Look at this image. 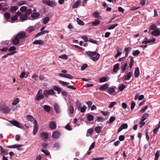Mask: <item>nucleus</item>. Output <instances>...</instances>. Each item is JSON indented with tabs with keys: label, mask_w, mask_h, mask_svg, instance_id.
Listing matches in <instances>:
<instances>
[{
	"label": "nucleus",
	"mask_w": 160,
	"mask_h": 160,
	"mask_svg": "<svg viewBox=\"0 0 160 160\" xmlns=\"http://www.w3.org/2000/svg\"><path fill=\"white\" fill-rule=\"evenodd\" d=\"M35 29L33 27H30L28 28L27 29V31L29 33H30L32 31H33Z\"/></svg>",
	"instance_id": "54"
},
{
	"label": "nucleus",
	"mask_w": 160,
	"mask_h": 160,
	"mask_svg": "<svg viewBox=\"0 0 160 160\" xmlns=\"http://www.w3.org/2000/svg\"><path fill=\"white\" fill-rule=\"evenodd\" d=\"M59 76L60 77L67 78L70 79H72L74 78L73 76L68 74L60 73L59 74Z\"/></svg>",
	"instance_id": "7"
},
{
	"label": "nucleus",
	"mask_w": 160,
	"mask_h": 160,
	"mask_svg": "<svg viewBox=\"0 0 160 160\" xmlns=\"http://www.w3.org/2000/svg\"><path fill=\"white\" fill-rule=\"evenodd\" d=\"M43 43V41L41 40H35L33 42V44L41 45Z\"/></svg>",
	"instance_id": "25"
},
{
	"label": "nucleus",
	"mask_w": 160,
	"mask_h": 160,
	"mask_svg": "<svg viewBox=\"0 0 160 160\" xmlns=\"http://www.w3.org/2000/svg\"><path fill=\"white\" fill-rule=\"evenodd\" d=\"M95 142H93L92 144L91 145V146H90L89 148V150L90 151L95 146Z\"/></svg>",
	"instance_id": "63"
},
{
	"label": "nucleus",
	"mask_w": 160,
	"mask_h": 160,
	"mask_svg": "<svg viewBox=\"0 0 160 160\" xmlns=\"http://www.w3.org/2000/svg\"><path fill=\"white\" fill-rule=\"evenodd\" d=\"M115 89L113 87H110L109 88H108L107 89L108 92L110 94H112L115 91Z\"/></svg>",
	"instance_id": "35"
},
{
	"label": "nucleus",
	"mask_w": 160,
	"mask_h": 160,
	"mask_svg": "<svg viewBox=\"0 0 160 160\" xmlns=\"http://www.w3.org/2000/svg\"><path fill=\"white\" fill-rule=\"evenodd\" d=\"M151 34L155 36H158L160 35V31L158 29H156L152 31Z\"/></svg>",
	"instance_id": "14"
},
{
	"label": "nucleus",
	"mask_w": 160,
	"mask_h": 160,
	"mask_svg": "<svg viewBox=\"0 0 160 160\" xmlns=\"http://www.w3.org/2000/svg\"><path fill=\"white\" fill-rule=\"evenodd\" d=\"M40 14L38 12H33L32 14L31 17L33 18H35L40 16Z\"/></svg>",
	"instance_id": "31"
},
{
	"label": "nucleus",
	"mask_w": 160,
	"mask_h": 160,
	"mask_svg": "<svg viewBox=\"0 0 160 160\" xmlns=\"http://www.w3.org/2000/svg\"><path fill=\"white\" fill-rule=\"evenodd\" d=\"M119 64L118 63H117L114 66L113 70V72L115 73H117L119 69Z\"/></svg>",
	"instance_id": "22"
},
{
	"label": "nucleus",
	"mask_w": 160,
	"mask_h": 160,
	"mask_svg": "<svg viewBox=\"0 0 160 160\" xmlns=\"http://www.w3.org/2000/svg\"><path fill=\"white\" fill-rule=\"evenodd\" d=\"M4 16L6 19H8L10 18V14L8 12H7L4 14Z\"/></svg>",
	"instance_id": "45"
},
{
	"label": "nucleus",
	"mask_w": 160,
	"mask_h": 160,
	"mask_svg": "<svg viewBox=\"0 0 160 160\" xmlns=\"http://www.w3.org/2000/svg\"><path fill=\"white\" fill-rule=\"evenodd\" d=\"M18 9V7L16 6H14L13 7H12L10 8V11L12 12H15Z\"/></svg>",
	"instance_id": "44"
},
{
	"label": "nucleus",
	"mask_w": 160,
	"mask_h": 160,
	"mask_svg": "<svg viewBox=\"0 0 160 160\" xmlns=\"http://www.w3.org/2000/svg\"><path fill=\"white\" fill-rule=\"evenodd\" d=\"M16 36L19 40H21L25 38L26 34L25 32L22 31L18 33Z\"/></svg>",
	"instance_id": "6"
},
{
	"label": "nucleus",
	"mask_w": 160,
	"mask_h": 160,
	"mask_svg": "<svg viewBox=\"0 0 160 160\" xmlns=\"http://www.w3.org/2000/svg\"><path fill=\"white\" fill-rule=\"evenodd\" d=\"M17 19L18 17L16 15H14V16L11 17L10 20L9 21V22L12 23H13Z\"/></svg>",
	"instance_id": "32"
},
{
	"label": "nucleus",
	"mask_w": 160,
	"mask_h": 160,
	"mask_svg": "<svg viewBox=\"0 0 160 160\" xmlns=\"http://www.w3.org/2000/svg\"><path fill=\"white\" fill-rule=\"evenodd\" d=\"M115 118L114 117L111 116L110 118L109 121L107 122V123L109 124L111 123L115 120Z\"/></svg>",
	"instance_id": "50"
},
{
	"label": "nucleus",
	"mask_w": 160,
	"mask_h": 160,
	"mask_svg": "<svg viewBox=\"0 0 160 160\" xmlns=\"http://www.w3.org/2000/svg\"><path fill=\"white\" fill-rule=\"evenodd\" d=\"M132 49L131 47H128L125 48L124 51L126 53H129Z\"/></svg>",
	"instance_id": "49"
},
{
	"label": "nucleus",
	"mask_w": 160,
	"mask_h": 160,
	"mask_svg": "<svg viewBox=\"0 0 160 160\" xmlns=\"http://www.w3.org/2000/svg\"><path fill=\"white\" fill-rule=\"evenodd\" d=\"M149 116V114L147 113L144 114L142 116L141 120L142 122H143Z\"/></svg>",
	"instance_id": "38"
},
{
	"label": "nucleus",
	"mask_w": 160,
	"mask_h": 160,
	"mask_svg": "<svg viewBox=\"0 0 160 160\" xmlns=\"http://www.w3.org/2000/svg\"><path fill=\"white\" fill-rule=\"evenodd\" d=\"M54 110L57 114H59L61 112V110L59 106L57 104H55L53 106Z\"/></svg>",
	"instance_id": "11"
},
{
	"label": "nucleus",
	"mask_w": 160,
	"mask_h": 160,
	"mask_svg": "<svg viewBox=\"0 0 160 160\" xmlns=\"http://www.w3.org/2000/svg\"><path fill=\"white\" fill-rule=\"evenodd\" d=\"M41 151L43 152L47 156H48L50 154V153L49 152L48 150H44L43 149H42L41 150Z\"/></svg>",
	"instance_id": "55"
},
{
	"label": "nucleus",
	"mask_w": 160,
	"mask_h": 160,
	"mask_svg": "<svg viewBox=\"0 0 160 160\" xmlns=\"http://www.w3.org/2000/svg\"><path fill=\"white\" fill-rule=\"evenodd\" d=\"M129 58L130 59L129 63V68L130 69H131L132 68L134 62L133 58L132 56H130L129 57Z\"/></svg>",
	"instance_id": "15"
},
{
	"label": "nucleus",
	"mask_w": 160,
	"mask_h": 160,
	"mask_svg": "<svg viewBox=\"0 0 160 160\" xmlns=\"http://www.w3.org/2000/svg\"><path fill=\"white\" fill-rule=\"evenodd\" d=\"M68 110L71 114H72L74 112V108L72 106H70L68 107Z\"/></svg>",
	"instance_id": "33"
},
{
	"label": "nucleus",
	"mask_w": 160,
	"mask_h": 160,
	"mask_svg": "<svg viewBox=\"0 0 160 160\" xmlns=\"http://www.w3.org/2000/svg\"><path fill=\"white\" fill-rule=\"evenodd\" d=\"M128 65V63L126 62L123 64L121 66V69L122 73L124 72L126 70V68Z\"/></svg>",
	"instance_id": "17"
},
{
	"label": "nucleus",
	"mask_w": 160,
	"mask_h": 160,
	"mask_svg": "<svg viewBox=\"0 0 160 160\" xmlns=\"http://www.w3.org/2000/svg\"><path fill=\"white\" fill-rule=\"evenodd\" d=\"M95 131L97 133H99L101 131V127L100 126H97L95 128Z\"/></svg>",
	"instance_id": "48"
},
{
	"label": "nucleus",
	"mask_w": 160,
	"mask_h": 160,
	"mask_svg": "<svg viewBox=\"0 0 160 160\" xmlns=\"http://www.w3.org/2000/svg\"><path fill=\"white\" fill-rule=\"evenodd\" d=\"M81 1L80 0H78L72 6V8H76L78 7L80 4Z\"/></svg>",
	"instance_id": "29"
},
{
	"label": "nucleus",
	"mask_w": 160,
	"mask_h": 160,
	"mask_svg": "<svg viewBox=\"0 0 160 160\" xmlns=\"http://www.w3.org/2000/svg\"><path fill=\"white\" fill-rule=\"evenodd\" d=\"M100 20L98 19H95L93 22H91V23L92 26H97L100 23Z\"/></svg>",
	"instance_id": "16"
},
{
	"label": "nucleus",
	"mask_w": 160,
	"mask_h": 160,
	"mask_svg": "<svg viewBox=\"0 0 160 160\" xmlns=\"http://www.w3.org/2000/svg\"><path fill=\"white\" fill-rule=\"evenodd\" d=\"M76 109H77L78 110H80V107L81 106V103L78 100H77L75 102Z\"/></svg>",
	"instance_id": "26"
},
{
	"label": "nucleus",
	"mask_w": 160,
	"mask_h": 160,
	"mask_svg": "<svg viewBox=\"0 0 160 160\" xmlns=\"http://www.w3.org/2000/svg\"><path fill=\"white\" fill-rule=\"evenodd\" d=\"M93 16L96 18H99L100 16L99 13L98 12H95L93 14Z\"/></svg>",
	"instance_id": "53"
},
{
	"label": "nucleus",
	"mask_w": 160,
	"mask_h": 160,
	"mask_svg": "<svg viewBox=\"0 0 160 160\" xmlns=\"http://www.w3.org/2000/svg\"><path fill=\"white\" fill-rule=\"evenodd\" d=\"M50 18L48 17H46L43 18V23L44 24H46L49 21Z\"/></svg>",
	"instance_id": "43"
},
{
	"label": "nucleus",
	"mask_w": 160,
	"mask_h": 160,
	"mask_svg": "<svg viewBox=\"0 0 160 160\" xmlns=\"http://www.w3.org/2000/svg\"><path fill=\"white\" fill-rule=\"evenodd\" d=\"M128 127V125L127 123H125L122 124L118 128L117 132L118 133L121 131L123 129H126Z\"/></svg>",
	"instance_id": "9"
},
{
	"label": "nucleus",
	"mask_w": 160,
	"mask_h": 160,
	"mask_svg": "<svg viewBox=\"0 0 160 160\" xmlns=\"http://www.w3.org/2000/svg\"><path fill=\"white\" fill-rule=\"evenodd\" d=\"M132 72H130L127 73L126 75H125L124 76V79L125 80H129L132 75Z\"/></svg>",
	"instance_id": "12"
},
{
	"label": "nucleus",
	"mask_w": 160,
	"mask_h": 160,
	"mask_svg": "<svg viewBox=\"0 0 160 160\" xmlns=\"http://www.w3.org/2000/svg\"><path fill=\"white\" fill-rule=\"evenodd\" d=\"M59 58L63 59L64 60H66L68 59V57L67 55L65 54H63L60 55L59 56Z\"/></svg>",
	"instance_id": "42"
},
{
	"label": "nucleus",
	"mask_w": 160,
	"mask_h": 160,
	"mask_svg": "<svg viewBox=\"0 0 160 160\" xmlns=\"http://www.w3.org/2000/svg\"><path fill=\"white\" fill-rule=\"evenodd\" d=\"M8 121L12 125L18 128H22L23 127V126L21 123L16 120H9Z\"/></svg>",
	"instance_id": "4"
},
{
	"label": "nucleus",
	"mask_w": 160,
	"mask_h": 160,
	"mask_svg": "<svg viewBox=\"0 0 160 160\" xmlns=\"http://www.w3.org/2000/svg\"><path fill=\"white\" fill-rule=\"evenodd\" d=\"M140 53V51L138 50H136L133 53L132 55L134 56H136L138 55Z\"/></svg>",
	"instance_id": "57"
},
{
	"label": "nucleus",
	"mask_w": 160,
	"mask_h": 160,
	"mask_svg": "<svg viewBox=\"0 0 160 160\" xmlns=\"http://www.w3.org/2000/svg\"><path fill=\"white\" fill-rule=\"evenodd\" d=\"M145 40L142 42V44H147L150 43H152V40L151 41L150 39H148L146 37H145Z\"/></svg>",
	"instance_id": "39"
},
{
	"label": "nucleus",
	"mask_w": 160,
	"mask_h": 160,
	"mask_svg": "<svg viewBox=\"0 0 160 160\" xmlns=\"http://www.w3.org/2000/svg\"><path fill=\"white\" fill-rule=\"evenodd\" d=\"M126 87V85L124 84H122L120 86H118V88L120 91H122Z\"/></svg>",
	"instance_id": "52"
},
{
	"label": "nucleus",
	"mask_w": 160,
	"mask_h": 160,
	"mask_svg": "<svg viewBox=\"0 0 160 160\" xmlns=\"http://www.w3.org/2000/svg\"><path fill=\"white\" fill-rule=\"evenodd\" d=\"M99 81L100 82H103L108 81V79L106 77H103L99 79Z\"/></svg>",
	"instance_id": "36"
},
{
	"label": "nucleus",
	"mask_w": 160,
	"mask_h": 160,
	"mask_svg": "<svg viewBox=\"0 0 160 160\" xmlns=\"http://www.w3.org/2000/svg\"><path fill=\"white\" fill-rule=\"evenodd\" d=\"M148 106H146L143 108L142 109L140 110V112L141 113H143L145 112V110H146L148 108Z\"/></svg>",
	"instance_id": "59"
},
{
	"label": "nucleus",
	"mask_w": 160,
	"mask_h": 160,
	"mask_svg": "<svg viewBox=\"0 0 160 160\" xmlns=\"http://www.w3.org/2000/svg\"><path fill=\"white\" fill-rule=\"evenodd\" d=\"M22 145L21 144H15L12 145H9L7 146L8 148H16L17 150L21 151L23 150L21 147Z\"/></svg>",
	"instance_id": "5"
},
{
	"label": "nucleus",
	"mask_w": 160,
	"mask_h": 160,
	"mask_svg": "<svg viewBox=\"0 0 160 160\" xmlns=\"http://www.w3.org/2000/svg\"><path fill=\"white\" fill-rule=\"evenodd\" d=\"M60 135V133L59 132L55 131L52 134V137L54 139L58 138L59 137Z\"/></svg>",
	"instance_id": "10"
},
{
	"label": "nucleus",
	"mask_w": 160,
	"mask_h": 160,
	"mask_svg": "<svg viewBox=\"0 0 160 160\" xmlns=\"http://www.w3.org/2000/svg\"><path fill=\"white\" fill-rule=\"evenodd\" d=\"M2 112L3 113L6 114L9 112L10 111V109L8 107H4L1 110Z\"/></svg>",
	"instance_id": "13"
},
{
	"label": "nucleus",
	"mask_w": 160,
	"mask_h": 160,
	"mask_svg": "<svg viewBox=\"0 0 160 160\" xmlns=\"http://www.w3.org/2000/svg\"><path fill=\"white\" fill-rule=\"evenodd\" d=\"M118 25V24H112L108 27V30L112 29L116 27Z\"/></svg>",
	"instance_id": "46"
},
{
	"label": "nucleus",
	"mask_w": 160,
	"mask_h": 160,
	"mask_svg": "<svg viewBox=\"0 0 160 160\" xmlns=\"http://www.w3.org/2000/svg\"><path fill=\"white\" fill-rule=\"evenodd\" d=\"M19 39L16 36L15 38H13L12 40V43L14 45H17L19 43Z\"/></svg>",
	"instance_id": "19"
},
{
	"label": "nucleus",
	"mask_w": 160,
	"mask_h": 160,
	"mask_svg": "<svg viewBox=\"0 0 160 160\" xmlns=\"http://www.w3.org/2000/svg\"><path fill=\"white\" fill-rule=\"evenodd\" d=\"M88 65L87 64H84L81 67V69L82 71H83L88 67Z\"/></svg>",
	"instance_id": "60"
},
{
	"label": "nucleus",
	"mask_w": 160,
	"mask_h": 160,
	"mask_svg": "<svg viewBox=\"0 0 160 160\" xmlns=\"http://www.w3.org/2000/svg\"><path fill=\"white\" fill-rule=\"evenodd\" d=\"M44 110L47 112H49L51 111V107L48 105H45L43 106Z\"/></svg>",
	"instance_id": "24"
},
{
	"label": "nucleus",
	"mask_w": 160,
	"mask_h": 160,
	"mask_svg": "<svg viewBox=\"0 0 160 160\" xmlns=\"http://www.w3.org/2000/svg\"><path fill=\"white\" fill-rule=\"evenodd\" d=\"M76 21L78 24L80 25H83L84 24V22L80 20L79 18H77Z\"/></svg>",
	"instance_id": "37"
},
{
	"label": "nucleus",
	"mask_w": 160,
	"mask_h": 160,
	"mask_svg": "<svg viewBox=\"0 0 160 160\" xmlns=\"http://www.w3.org/2000/svg\"><path fill=\"white\" fill-rule=\"evenodd\" d=\"M34 126L33 128V133L34 135H35L38 129V124L36 120H35L34 122Z\"/></svg>",
	"instance_id": "8"
},
{
	"label": "nucleus",
	"mask_w": 160,
	"mask_h": 160,
	"mask_svg": "<svg viewBox=\"0 0 160 160\" xmlns=\"http://www.w3.org/2000/svg\"><path fill=\"white\" fill-rule=\"evenodd\" d=\"M2 153L3 155H7L8 154V150L4 149L2 151Z\"/></svg>",
	"instance_id": "61"
},
{
	"label": "nucleus",
	"mask_w": 160,
	"mask_h": 160,
	"mask_svg": "<svg viewBox=\"0 0 160 160\" xmlns=\"http://www.w3.org/2000/svg\"><path fill=\"white\" fill-rule=\"evenodd\" d=\"M28 18L26 14L22 15L20 17V19L22 20H25Z\"/></svg>",
	"instance_id": "51"
},
{
	"label": "nucleus",
	"mask_w": 160,
	"mask_h": 160,
	"mask_svg": "<svg viewBox=\"0 0 160 160\" xmlns=\"http://www.w3.org/2000/svg\"><path fill=\"white\" fill-rule=\"evenodd\" d=\"M40 135L43 139H47L48 137V135L44 132H42L41 133Z\"/></svg>",
	"instance_id": "27"
},
{
	"label": "nucleus",
	"mask_w": 160,
	"mask_h": 160,
	"mask_svg": "<svg viewBox=\"0 0 160 160\" xmlns=\"http://www.w3.org/2000/svg\"><path fill=\"white\" fill-rule=\"evenodd\" d=\"M87 120L89 121H91L94 118V117L92 115L90 114H88L87 115Z\"/></svg>",
	"instance_id": "40"
},
{
	"label": "nucleus",
	"mask_w": 160,
	"mask_h": 160,
	"mask_svg": "<svg viewBox=\"0 0 160 160\" xmlns=\"http://www.w3.org/2000/svg\"><path fill=\"white\" fill-rule=\"evenodd\" d=\"M19 102V99L17 98L15 99L12 102V105H16Z\"/></svg>",
	"instance_id": "41"
},
{
	"label": "nucleus",
	"mask_w": 160,
	"mask_h": 160,
	"mask_svg": "<svg viewBox=\"0 0 160 160\" xmlns=\"http://www.w3.org/2000/svg\"><path fill=\"white\" fill-rule=\"evenodd\" d=\"M53 90L57 91L58 93H59L62 90V89L58 86L55 85L53 87Z\"/></svg>",
	"instance_id": "30"
},
{
	"label": "nucleus",
	"mask_w": 160,
	"mask_h": 160,
	"mask_svg": "<svg viewBox=\"0 0 160 160\" xmlns=\"http://www.w3.org/2000/svg\"><path fill=\"white\" fill-rule=\"evenodd\" d=\"M27 9V8L26 6H22L20 8V10L22 12H25Z\"/></svg>",
	"instance_id": "58"
},
{
	"label": "nucleus",
	"mask_w": 160,
	"mask_h": 160,
	"mask_svg": "<svg viewBox=\"0 0 160 160\" xmlns=\"http://www.w3.org/2000/svg\"><path fill=\"white\" fill-rule=\"evenodd\" d=\"M108 84L107 83H106L100 87L99 88V89L101 91L104 90L107 88H108Z\"/></svg>",
	"instance_id": "18"
},
{
	"label": "nucleus",
	"mask_w": 160,
	"mask_h": 160,
	"mask_svg": "<svg viewBox=\"0 0 160 160\" xmlns=\"http://www.w3.org/2000/svg\"><path fill=\"white\" fill-rule=\"evenodd\" d=\"M60 147V144L58 142L55 143L54 145V147L57 149L59 148Z\"/></svg>",
	"instance_id": "64"
},
{
	"label": "nucleus",
	"mask_w": 160,
	"mask_h": 160,
	"mask_svg": "<svg viewBox=\"0 0 160 160\" xmlns=\"http://www.w3.org/2000/svg\"><path fill=\"white\" fill-rule=\"evenodd\" d=\"M55 92L53 89H45L43 91V94L46 98H48L49 96L53 95Z\"/></svg>",
	"instance_id": "2"
},
{
	"label": "nucleus",
	"mask_w": 160,
	"mask_h": 160,
	"mask_svg": "<svg viewBox=\"0 0 160 160\" xmlns=\"http://www.w3.org/2000/svg\"><path fill=\"white\" fill-rule=\"evenodd\" d=\"M86 53L91 57L92 59L94 61H97L100 57V54L97 53L96 51H86Z\"/></svg>",
	"instance_id": "1"
},
{
	"label": "nucleus",
	"mask_w": 160,
	"mask_h": 160,
	"mask_svg": "<svg viewBox=\"0 0 160 160\" xmlns=\"http://www.w3.org/2000/svg\"><path fill=\"white\" fill-rule=\"evenodd\" d=\"M58 82L59 84H61L63 86H65L69 84V82L65 81H63L60 80L58 81Z\"/></svg>",
	"instance_id": "34"
},
{
	"label": "nucleus",
	"mask_w": 160,
	"mask_h": 160,
	"mask_svg": "<svg viewBox=\"0 0 160 160\" xmlns=\"http://www.w3.org/2000/svg\"><path fill=\"white\" fill-rule=\"evenodd\" d=\"M150 28L151 30H155L157 28V26L155 24H153L150 26Z\"/></svg>",
	"instance_id": "62"
},
{
	"label": "nucleus",
	"mask_w": 160,
	"mask_h": 160,
	"mask_svg": "<svg viewBox=\"0 0 160 160\" xmlns=\"http://www.w3.org/2000/svg\"><path fill=\"white\" fill-rule=\"evenodd\" d=\"M49 127L51 129H55L56 128V125L54 122H50L49 123Z\"/></svg>",
	"instance_id": "21"
},
{
	"label": "nucleus",
	"mask_w": 160,
	"mask_h": 160,
	"mask_svg": "<svg viewBox=\"0 0 160 160\" xmlns=\"http://www.w3.org/2000/svg\"><path fill=\"white\" fill-rule=\"evenodd\" d=\"M56 5L57 3L55 1H51L50 0V2H49L48 5V6H50V7H53L56 6Z\"/></svg>",
	"instance_id": "28"
},
{
	"label": "nucleus",
	"mask_w": 160,
	"mask_h": 160,
	"mask_svg": "<svg viewBox=\"0 0 160 160\" xmlns=\"http://www.w3.org/2000/svg\"><path fill=\"white\" fill-rule=\"evenodd\" d=\"M135 77L138 78L140 75L139 69L138 67H136L134 73Z\"/></svg>",
	"instance_id": "20"
},
{
	"label": "nucleus",
	"mask_w": 160,
	"mask_h": 160,
	"mask_svg": "<svg viewBox=\"0 0 160 160\" xmlns=\"http://www.w3.org/2000/svg\"><path fill=\"white\" fill-rule=\"evenodd\" d=\"M26 2L25 1H21L18 2V5L19 6H21L25 4Z\"/></svg>",
	"instance_id": "56"
},
{
	"label": "nucleus",
	"mask_w": 160,
	"mask_h": 160,
	"mask_svg": "<svg viewBox=\"0 0 160 160\" xmlns=\"http://www.w3.org/2000/svg\"><path fill=\"white\" fill-rule=\"evenodd\" d=\"M87 109V107L86 106L84 105L82 107L80 108V111L82 113L84 112L85 110Z\"/></svg>",
	"instance_id": "47"
},
{
	"label": "nucleus",
	"mask_w": 160,
	"mask_h": 160,
	"mask_svg": "<svg viewBox=\"0 0 160 160\" xmlns=\"http://www.w3.org/2000/svg\"><path fill=\"white\" fill-rule=\"evenodd\" d=\"M45 95L43 94V92L42 94V90L40 89L38 92V93L36 95L35 99L36 100L39 101L41 99H43Z\"/></svg>",
	"instance_id": "3"
},
{
	"label": "nucleus",
	"mask_w": 160,
	"mask_h": 160,
	"mask_svg": "<svg viewBox=\"0 0 160 160\" xmlns=\"http://www.w3.org/2000/svg\"><path fill=\"white\" fill-rule=\"evenodd\" d=\"M26 118L27 120L30 122H32V121H34V122L35 120H36L33 116L29 115H27Z\"/></svg>",
	"instance_id": "23"
}]
</instances>
